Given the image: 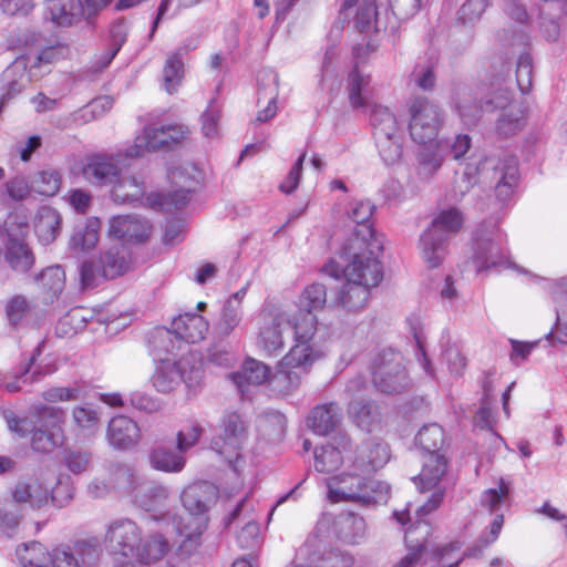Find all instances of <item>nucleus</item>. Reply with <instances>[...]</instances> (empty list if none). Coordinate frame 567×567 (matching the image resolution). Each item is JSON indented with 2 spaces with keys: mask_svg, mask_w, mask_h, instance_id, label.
Returning <instances> with one entry per match:
<instances>
[{
  "mask_svg": "<svg viewBox=\"0 0 567 567\" xmlns=\"http://www.w3.org/2000/svg\"><path fill=\"white\" fill-rule=\"evenodd\" d=\"M327 303V288L322 284L307 286L298 298V312L292 315L293 344L282 357L278 373L272 380L274 386L288 393L297 390L312 365L324 358L327 347L321 340L318 319L312 313Z\"/></svg>",
  "mask_w": 567,
  "mask_h": 567,
  "instance_id": "1",
  "label": "nucleus"
},
{
  "mask_svg": "<svg viewBox=\"0 0 567 567\" xmlns=\"http://www.w3.org/2000/svg\"><path fill=\"white\" fill-rule=\"evenodd\" d=\"M508 493L509 485L503 478L499 480L497 487L483 492L481 496L482 506L495 515L488 530L483 532L467 551L462 550L460 542H451L430 548L425 538L419 539L414 537V544H422L425 548L421 565L429 564L430 567H457L466 556H481L483 550L498 538L504 524V516L499 513V509L507 499Z\"/></svg>",
  "mask_w": 567,
  "mask_h": 567,
  "instance_id": "2",
  "label": "nucleus"
},
{
  "mask_svg": "<svg viewBox=\"0 0 567 567\" xmlns=\"http://www.w3.org/2000/svg\"><path fill=\"white\" fill-rule=\"evenodd\" d=\"M481 95L477 87L460 85L455 89L454 106L464 124H474L482 112L501 109L503 112L497 121V132L508 136L520 130L524 112L518 104L511 102L508 90L499 89L484 103L477 101Z\"/></svg>",
  "mask_w": 567,
  "mask_h": 567,
  "instance_id": "3",
  "label": "nucleus"
},
{
  "mask_svg": "<svg viewBox=\"0 0 567 567\" xmlns=\"http://www.w3.org/2000/svg\"><path fill=\"white\" fill-rule=\"evenodd\" d=\"M382 240H372L364 245L346 243L340 249V258L346 265L331 259L322 268L331 278L353 280L355 282L379 286L383 278V270L378 255L382 251Z\"/></svg>",
  "mask_w": 567,
  "mask_h": 567,
  "instance_id": "4",
  "label": "nucleus"
},
{
  "mask_svg": "<svg viewBox=\"0 0 567 567\" xmlns=\"http://www.w3.org/2000/svg\"><path fill=\"white\" fill-rule=\"evenodd\" d=\"M444 441V431L436 423L423 425L415 436V443L425 452V460L419 477L413 480L421 492L433 489L430 499L417 508L422 515L437 508L443 499L444 492L439 487V483L446 472V460L440 453Z\"/></svg>",
  "mask_w": 567,
  "mask_h": 567,
  "instance_id": "5",
  "label": "nucleus"
},
{
  "mask_svg": "<svg viewBox=\"0 0 567 567\" xmlns=\"http://www.w3.org/2000/svg\"><path fill=\"white\" fill-rule=\"evenodd\" d=\"M530 45V37L522 29L503 28L496 33V51L489 59V69L497 81L509 74L512 56L518 53L516 81L522 93L532 87L533 59L526 50Z\"/></svg>",
  "mask_w": 567,
  "mask_h": 567,
  "instance_id": "6",
  "label": "nucleus"
},
{
  "mask_svg": "<svg viewBox=\"0 0 567 567\" xmlns=\"http://www.w3.org/2000/svg\"><path fill=\"white\" fill-rule=\"evenodd\" d=\"M216 495L215 487L208 482H197L188 485L182 493V504L186 511L183 516H153L158 528L172 524L179 536H187L192 545L199 544V537L206 527L205 513L208 504Z\"/></svg>",
  "mask_w": 567,
  "mask_h": 567,
  "instance_id": "7",
  "label": "nucleus"
},
{
  "mask_svg": "<svg viewBox=\"0 0 567 567\" xmlns=\"http://www.w3.org/2000/svg\"><path fill=\"white\" fill-rule=\"evenodd\" d=\"M13 502L31 508H41L49 502L63 507L72 498L69 481L58 478L52 472L21 477L11 488Z\"/></svg>",
  "mask_w": 567,
  "mask_h": 567,
  "instance_id": "8",
  "label": "nucleus"
},
{
  "mask_svg": "<svg viewBox=\"0 0 567 567\" xmlns=\"http://www.w3.org/2000/svg\"><path fill=\"white\" fill-rule=\"evenodd\" d=\"M346 470L327 480L328 499L332 503L354 502L372 504L386 502L390 486L380 481L367 480L365 472Z\"/></svg>",
  "mask_w": 567,
  "mask_h": 567,
  "instance_id": "9",
  "label": "nucleus"
},
{
  "mask_svg": "<svg viewBox=\"0 0 567 567\" xmlns=\"http://www.w3.org/2000/svg\"><path fill=\"white\" fill-rule=\"evenodd\" d=\"M204 362L197 351L189 350L177 361L161 360L153 374V385L158 392L169 393L183 382L190 392L204 384Z\"/></svg>",
  "mask_w": 567,
  "mask_h": 567,
  "instance_id": "10",
  "label": "nucleus"
},
{
  "mask_svg": "<svg viewBox=\"0 0 567 567\" xmlns=\"http://www.w3.org/2000/svg\"><path fill=\"white\" fill-rule=\"evenodd\" d=\"M463 215L456 208L441 210L421 234L419 249L427 268H437L447 255L450 239L461 229Z\"/></svg>",
  "mask_w": 567,
  "mask_h": 567,
  "instance_id": "11",
  "label": "nucleus"
},
{
  "mask_svg": "<svg viewBox=\"0 0 567 567\" xmlns=\"http://www.w3.org/2000/svg\"><path fill=\"white\" fill-rule=\"evenodd\" d=\"M171 190L150 194L145 199L147 205L156 210L181 209L190 200L192 193L200 184L202 172L193 163H183L168 171Z\"/></svg>",
  "mask_w": 567,
  "mask_h": 567,
  "instance_id": "12",
  "label": "nucleus"
},
{
  "mask_svg": "<svg viewBox=\"0 0 567 567\" xmlns=\"http://www.w3.org/2000/svg\"><path fill=\"white\" fill-rule=\"evenodd\" d=\"M370 122L382 161L386 165L398 163L403 153L404 131L396 116L388 107L374 105Z\"/></svg>",
  "mask_w": 567,
  "mask_h": 567,
  "instance_id": "13",
  "label": "nucleus"
},
{
  "mask_svg": "<svg viewBox=\"0 0 567 567\" xmlns=\"http://www.w3.org/2000/svg\"><path fill=\"white\" fill-rule=\"evenodd\" d=\"M176 550H174L167 537L156 532L150 535L136 551L135 558L141 560L145 566L158 565V567H186V559L198 546V543L192 545L187 536Z\"/></svg>",
  "mask_w": 567,
  "mask_h": 567,
  "instance_id": "14",
  "label": "nucleus"
},
{
  "mask_svg": "<svg viewBox=\"0 0 567 567\" xmlns=\"http://www.w3.org/2000/svg\"><path fill=\"white\" fill-rule=\"evenodd\" d=\"M410 136L416 144L425 146L436 143L444 123L442 110L427 97L417 96L409 102Z\"/></svg>",
  "mask_w": 567,
  "mask_h": 567,
  "instance_id": "15",
  "label": "nucleus"
},
{
  "mask_svg": "<svg viewBox=\"0 0 567 567\" xmlns=\"http://www.w3.org/2000/svg\"><path fill=\"white\" fill-rule=\"evenodd\" d=\"M472 261L477 272L511 267L505 248V236L495 225H484L476 230Z\"/></svg>",
  "mask_w": 567,
  "mask_h": 567,
  "instance_id": "16",
  "label": "nucleus"
},
{
  "mask_svg": "<svg viewBox=\"0 0 567 567\" xmlns=\"http://www.w3.org/2000/svg\"><path fill=\"white\" fill-rule=\"evenodd\" d=\"M248 437L247 425L236 412L227 413L219 425V432L212 439V449L223 456L239 473L243 450Z\"/></svg>",
  "mask_w": 567,
  "mask_h": 567,
  "instance_id": "17",
  "label": "nucleus"
},
{
  "mask_svg": "<svg viewBox=\"0 0 567 567\" xmlns=\"http://www.w3.org/2000/svg\"><path fill=\"white\" fill-rule=\"evenodd\" d=\"M374 386L384 394H400L411 385L401 353L383 350L374 360L372 370Z\"/></svg>",
  "mask_w": 567,
  "mask_h": 567,
  "instance_id": "18",
  "label": "nucleus"
},
{
  "mask_svg": "<svg viewBox=\"0 0 567 567\" xmlns=\"http://www.w3.org/2000/svg\"><path fill=\"white\" fill-rule=\"evenodd\" d=\"M262 323L258 334V346L267 354H275L285 346L284 329H292L293 317L281 305L267 302L261 311Z\"/></svg>",
  "mask_w": 567,
  "mask_h": 567,
  "instance_id": "19",
  "label": "nucleus"
},
{
  "mask_svg": "<svg viewBox=\"0 0 567 567\" xmlns=\"http://www.w3.org/2000/svg\"><path fill=\"white\" fill-rule=\"evenodd\" d=\"M102 554L97 539H83L73 546H59L50 553L52 567H91L95 565Z\"/></svg>",
  "mask_w": 567,
  "mask_h": 567,
  "instance_id": "20",
  "label": "nucleus"
},
{
  "mask_svg": "<svg viewBox=\"0 0 567 567\" xmlns=\"http://www.w3.org/2000/svg\"><path fill=\"white\" fill-rule=\"evenodd\" d=\"M491 178L496 182L495 194L502 203L511 199L518 183V165L513 158L495 163L493 158H486L477 167L480 177Z\"/></svg>",
  "mask_w": 567,
  "mask_h": 567,
  "instance_id": "21",
  "label": "nucleus"
},
{
  "mask_svg": "<svg viewBox=\"0 0 567 567\" xmlns=\"http://www.w3.org/2000/svg\"><path fill=\"white\" fill-rule=\"evenodd\" d=\"M368 386L362 377H355L347 384L346 391L350 396L348 414L352 422L364 431H372L379 422V413L370 401L363 398Z\"/></svg>",
  "mask_w": 567,
  "mask_h": 567,
  "instance_id": "22",
  "label": "nucleus"
},
{
  "mask_svg": "<svg viewBox=\"0 0 567 567\" xmlns=\"http://www.w3.org/2000/svg\"><path fill=\"white\" fill-rule=\"evenodd\" d=\"M315 468L319 473H332L341 465L352 467L351 440L344 433H339L332 439V442L316 447L313 452Z\"/></svg>",
  "mask_w": 567,
  "mask_h": 567,
  "instance_id": "23",
  "label": "nucleus"
},
{
  "mask_svg": "<svg viewBox=\"0 0 567 567\" xmlns=\"http://www.w3.org/2000/svg\"><path fill=\"white\" fill-rule=\"evenodd\" d=\"M105 538L112 550L124 558H135L142 543L141 529L133 520L126 518L113 520Z\"/></svg>",
  "mask_w": 567,
  "mask_h": 567,
  "instance_id": "24",
  "label": "nucleus"
},
{
  "mask_svg": "<svg viewBox=\"0 0 567 567\" xmlns=\"http://www.w3.org/2000/svg\"><path fill=\"white\" fill-rule=\"evenodd\" d=\"M208 321L197 313H184L176 317L172 322V331H158L161 341H172V337L184 340L187 343L202 341L208 331Z\"/></svg>",
  "mask_w": 567,
  "mask_h": 567,
  "instance_id": "25",
  "label": "nucleus"
},
{
  "mask_svg": "<svg viewBox=\"0 0 567 567\" xmlns=\"http://www.w3.org/2000/svg\"><path fill=\"white\" fill-rule=\"evenodd\" d=\"M280 363V361L278 362ZM277 370H279V364H277ZM276 373L269 378L270 375V369L265 363L255 360V359H248L246 360L240 369L236 372L229 373L228 379L236 385L238 391L244 395L246 392H248V389L250 385H259L266 380H269V384L274 391L281 395H288L291 394V392L284 393L277 390L272 380L275 378ZM296 390H293L295 392Z\"/></svg>",
  "mask_w": 567,
  "mask_h": 567,
  "instance_id": "26",
  "label": "nucleus"
},
{
  "mask_svg": "<svg viewBox=\"0 0 567 567\" xmlns=\"http://www.w3.org/2000/svg\"><path fill=\"white\" fill-rule=\"evenodd\" d=\"M150 233L148 220L136 215H120L110 219L109 235L124 243H142Z\"/></svg>",
  "mask_w": 567,
  "mask_h": 567,
  "instance_id": "27",
  "label": "nucleus"
},
{
  "mask_svg": "<svg viewBox=\"0 0 567 567\" xmlns=\"http://www.w3.org/2000/svg\"><path fill=\"white\" fill-rule=\"evenodd\" d=\"M388 444L375 440L363 442L352 452V467L367 474L383 467L390 460Z\"/></svg>",
  "mask_w": 567,
  "mask_h": 567,
  "instance_id": "28",
  "label": "nucleus"
},
{
  "mask_svg": "<svg viewBox=\"0 0 567 567\" xmlns=\"http://www.w3.org/2000/svg\"><path fill=\"white\" fill-rule=\"evenodd\" d=\"M62 410L55 408H43L41 416L52 417L51 425L45 429H37L32 433L31 446L34 451L49 453L63 443V430L60 425Z\"/></svg>",
  "mask_w": 567,
  "mask_h": 567,
  "instance_id": "29",
  "label": "nucleus"
},
{
  "mask_svg": "<svg viewBox=\"0 0 567 567\" xmlns=\"http://www.w3.org/2000/svg\"><path fill=\"white\" fill-rule=\"evenodd\" d=\"M545 288L556 312L555 331L549 337L567 344V276L547 281Z\"/></svg>",
  "mask_w": 567,
  "mask_h": 567,
  "instance_id": "30",
  "label": "nucleus"
},
{
  "mask_svg": "<svg viewBox=\"0 0 567 567\" xmlns=\"http://www.w3.org/2000/svg\"><path fill=\"white\" fill-rule=\"evenodd\" d=\"M374 206L370 200H355L350 204L348 209L349 218L355 224L353 237L348 243H358L364 245L372 240H381L373 229L371 217Z\"/></svg>",
  "mask_w": 567,
  "mask_h": 567,
  "instance_id": "31",
  "label": "nucleus"
},
{
  "mask_svg": "<svg viewBox=\"0 0 567 567\" xmlns=\"http://www.w3.org/2000/svg\"><path fill=\"white\" fill-rule=\"evenodd\" d=\"M106 437L110 445L116 450H130L141 440L137 423L128 416L116 415L109 422Z\"/></svg>",
  "mask_w": 567,
  "mask_h": 567,
  "instance_id": "32",
  "label": "nucleus"
},
{
  "mask_svg": "<svg viewBox=\"0 0 567 567\" xmlns=\"http://www.w3.org/2000/svg\"><path fill=\"white\" fill-rule=\"evenodd\" d=\"M163 132H156L151 126H144L142 132L124 148L116 152V161L125 165L126 159H134L145 156L147 153L159 150V146L167 143L158 138Z\"/></svg>",
  "mask_w": 567,
  "mask_h": 567,
  "instance_id": "33",
  "label": "nucleus"
},
{
  "mask_svg": "<svg viewBox=\"0 0 567 567\" xmlns=\"http://www.w3.org/2000/svg\"><path fill=\"white\" fill-rule=\"evenodd\" d=\"M375 287L353 280H346L330 305L331 307H341L350 312L363 310L370 299L371 289Z\"/></svg>",
  "mask_w": 567,
  "mask_h": 567,
  "instance_id": "34",
  "label": "nucleus"
},
{
  "mask_svg": "<svg viewBox=\"0 0 567 567\" xmlns=\"http://www.w3.org/2000/svg\"><path fill=\"white\" fill-rule=\"evenodd\" d=\"M447 155V145L442 141L422 146L416 155V175L427 182L441 169Z\"/></svg>",
  "mask_w": 567,
  "mask_h": 567,
  "instance_id": "35",
  "label": "nucleus"
},
{
  "mask_svg": "<svg viewBox=\"0 0 567 567\" xmlns=\"http://www.w3.org/2000/svg\"><path fill=\"white\" fill-rule=\"evenodd\" d=\"M118 165L114 155H96L91 157L83 168L84 177L94 185L113 184L118 178Z\"/></svg>",
  "mask_w": 567,
  "mask_h": 567,
  "instance_id": "36",
  "label": "nucleus"
},
{
  "mask_svg": "<svg viewBox=\"0 0 567 567\" xmlns=\"http://www.w3.org/2000/svg\"><path fill=\"white\" fill-rule=\"evenodd\" d=\"M254 512L252 502L246 496L236 506L233 513L226 518L225 524L228 526L237 519H247L244 527L237 535V540L243 548H250L258 542L259 524L255 520L251 513Z\"/></svg>",
  "mask_w": 567,
  "mask_h": 567,
  "instance_id": "37",
  "label": "nucleus"
},
{
  "mask_svg": "<svg viewBox=\"0 0 567 567\" xmlns=\"http://www.w3.org/2000/svg\"><path fill=\"white\" fill-rule=\"evenodd\" d=\"M258 101L267 100V105L260 110L256 120L260 123L275 117L278 111L279 76L274 70H264L258 75Z\"/></svg>",
  "mask_w": 567,
  "mask_h": 567,
  "instance_id": "38",
  "label": "nucleus"
},
{
  "mask_svg": "<svg viewBox=\"0 0 567 567\" xmlns=\"http://www.w3.org/2000/svg\"><path fill=\"white\" fill-rule=\"evenodd\" d=\"M48 18L58 27L76 24L85 14L81 0H48Z\"/></svg>",
  "mask_w": 567,
  "mask_h": 567,
  "instance_id": "39",
  "label": "nucleus"
},
{
  "mask_svg": "<svg viewBox=\"0 0 567 567\" xmlns=\"http://www.w3.org/2000/svg\"><path fill=\"white\" fill-rule=\"evenodd\" d=\"M100 227L101 221L95 217L76 224L69 240V249L75 254L93 249L99 241Z\"/></svg>",
  "mask_w": 567,
  "mask_h": 567,
  "instance_id": "40",
  "label": "nucleus"
},
{
  "mask_svg": "<svg viewBox=\"0 0 567 567\" xmlns=\"http://www.w3.org/2000/svg\"><path fill=\"white\" fill-rule=\"evenodd\" d=\"M310 543H306L300 547L297 553V559L302 560L307 557L317 567H352L354 564L353 556L340 549L310 553Z\"/></svg>",
  "mask_w": 567,
  "mask_h": 567,
  "instance_id": "41",
  "label": "nucleus"
},
{
  "mask_svg": "<svg viewBox=\"0 0 567 567\" xmlns=\"http://www.w3.org/2000/svg\"><path fill=\"white\" fill-rule=\"evenodd\" d=\"M341 416L340 406L330 402L316 406L308 417V424L316 434L327 435L340 423Z\"/></svg>",
  "mask_w": 567,
  "mask_h": 567,
  "instance_id": "42",
  "label": "nucleus"
},
{
  "mask_svg": "<svg viewBox=\"0 0 567 567\" xmlns=\"http://www.w3.org/2000/svg\"><path fill=\"white\" fill-rule=\"evenodd\" d=\"M61 216L50 206H42L34 219V233L42 245H50L55 240L61 229Z\"/></svg>",
  "mask_w": 567,
  "mask_h": 567,
  "instance_id": "43",
  "label": "nucleus"
},
{
  "mask_svg": "<svg viewBox=\"0 0 567 567\" xmlns=\"http://www.w3.org/2000/svg\"><path fill=\"white\" fill-rule=\"evenodd\" d=\"M103 276L112 279L125 274L131 267V254L123 245H115L100 258Z\"/></svg>",
  "mask_w": 567,
  "mask_h": 567,
  "instance_id": "44",
  "label": "nucleus"
},
{
  "mask_svg": "<svg viewBox=\"0 0 567 567\" xmlns=\"http://www.w3.org/2000/svg\"><path fill=\"white\" fill-rule=\"evenodd\" d=\"M130 497L140 507L151 511L155 504L167 497V491L158 483L140 476Z\"/></svg>",
  "mask_w": 567,
  "mask_h": 567,
  "instance_id": "45",
  "label": "nucleus"
},
{
  "mask_svg": "<svg viewBox=\"0 0 567 567\" xmlns=\"http://www.w3.org/2000/svg\"><path fill=\"white\" fill-rule=\"evenodd\" d=\"M150 462L153 468L166 473H178L186 464L185 454L166 445H158L152 450Z\"/></svg>",
  "mask_w": 567,
  "mask_h": 567,
  "instance_id": "46",
  "label": "nucleus"
},
{
  "mask_svg": "<svg viewBox=\"0 0 567 567\" xmlns=\"http://www.w3.org/2000/svg\"><path fill=\"white\" fill-rule=\"evenodd\" d=\"M145 187L136 177H120L112 187V198L118 204H134L144 199Z\"/></svg>",
  "mask_w": 567,
  "mask_h": 567,
  "instance_id": "47",
  "label": "nucleus"
},
{
  "mask_svg": "<svg viewBox=\"0 0 567 567\" xmlns=\"http://www.w3.org/2000/svg\"><path fill=\"white\" fill-rule=\"evenodd\" d=\"M9 266L19 272H27L34 264V256L29 246L16 238H9L4 254Z\"/></svg>",
  "mask_w": 567,
  "mask_h": 567,
  "instance_id": "48",
  "label": "nucleus"
},
{
  "mask_svg": "<svg viewBox=\"0 0 567 567\" xmlns=\"http://www.w3.org/2000/svg\"><path fill=\"white\" fill-rule=\"evenodd\" d=\"M107 471L111 489L125 496H130V494L134 492V486L140 475H137L132 467L122 463H111Z\"/></svg>",
  "mask_w": 567,
  "mask_h": 567,
  "instance_id": "49",
  "label": "nucleus"
},
{
  "mask_svg": "<svg viewBox=\"0 0 567 567\" xmlns=\"http://www.w3.org/2000/svg\"><path fill=\"white\" fill-rule=\"evenodd\" d=\"M336 526L338 528V537L346 544H360L365 536V522L358 515H341L338 517Z\"/></svg>",
  "mask_w": 567,
  "mask_h": 567,
  "instance_id": "50",
  "label": "nucleus"
},
{
  "mask_svg": "<svg viewBox=\"0 0 567 567\" xmlns=\"http://www.w3.org/2000/svg\"><path fill=\"white\" fill-rule=\"evenodd\" d=\"M45 290L44 301L53 302L63 291L65 286V271L60 265L50 266L43 269L37 277Z\"/></svg>",
  "mask_w": 567,
  "mask_h": 567,
  "instance_id": "51",
  "label": "nucleus"
},
{
  "mask_svg": "<svg viewBox=\"0 0 567 567\" xmlns=\"http://www.w3.org/2000/svg\"><path fill=\"white\" fill-rule=\"evenodd\" d=\"M370 75L354 68L348 78V95L353 109L365 106L369 96Z\"/></svg>",
  "mask_w": 567,
  "mask_h": 567,
  "instance_id": "52",
  "label": "nucleus"
},
{
  "mask_svg": "<svg viewBox=\"0 0 567 567\" xmlns=\"http://www.w3.org/2000/svg\"><path fill=\"white\" fill-rule=\"evenodd\" d=\"M1 80L3 89L6 90L3 99L11 97L20 93L29 82L24 62H13L3 71Z\"/></svg>",
  "mask_w": 567,
  "mask_h": 567,
  "instance_id": "53",
  "label": "nucleus"
},
{
  "mask_svg": "<svg viewBox=\"0 0 567 567\" xmlns=\"http://www.w3.org/2000/svg\"><path fill=\"white\" fill-rule=\"evenodd\" d=\"M16 555L21 567H47L50 559V553L39 542L20 545Z\"/></svg>",
  "mask_w": 567,
  "mask_h": 567,
  "instance_id": "54",
  "label": "nucleus"
},
{
  "mask_svg": "<svg viewBox=\"0 0 567 567\" xmlns=\"http://www.w3.org/2000/svg\"><path fill=\"white\" fill-rule=\"evenodd\" d=\"M185 74L184 62L178 53H168L163 69V85L166 92L173 94L181 85Z\"/></svg>",
  "mask_w": 567,
  "mask_h": 567,
  "instance_id": "55",
  "label": "nucleus"
},
{
  "mask_svg": "<svg viewBox=\"0 0 567 567\" xmlns=\"http://www.w3.org/2000/svg\"><path fill=\"white\" fill-rule=\"evenodd\" d=\"M40 349L37 348L34 353L30 357L29 361L25 363V365L20 370L19 373L14 377L13 381L6 382V388L10 392H16L22 389L23 384L32 383L38 379V375L42 374H50L56 370L55 365H48L45 370L39 371L34 370L31 372V368L35 361L37 355H39Z\"/></svg>",
  "mask_w": 567,
  "mask_h": 567,
  "instance_id": "56",
  "label": "nucleus"
},
{
  "mask_svg": "<svg viewBox=\"0 0 567 567\" xmlns=\"http://www.w3.org/2000/svg\"><path fill=\"white\" fill-rule=\"evenodd\" d=\"M72 416L78 429L84 434H94L100 427V412L90 404L75 406Z\"/></svg>",
  "mask_w": 567,
  "mask_h": 567,
  "instance_id": "57",
  "label": "nucleus"
},
{
  "mask_svg": "<svg viewBox=\"0 0 567 567\" xmlns=\"http://www.w3.org/2000/svg\"><path fill=\"white\" fill-rule=\"evenodd\" d=\"M62 184V176L55 169L39 172L32 179V188L42 196H54L59 193Z\"/></svg>",
  "mask_w": 567,
  "mask_h": 567,
  "instance_id": "58",
  "label": "nucleus"
},
{
  "mask_svg": "<svg viewBox=\"0 0 567 567\" xmlns=\"http://www.w3.org/2000/svg\"><path fill=\"white\" fill-rule=\"evenodd\" d=\"M112 106L113 99L111 96H99L75 113V121H81L82 123L91 122L104 115Z\"/></svg>",
  "mask_w": 567,
  "mask_h": 567,
  "instance_id": "59",
  "label": "nucleus"
},
{
  "mask_svg": "<svg viewBox=\"0 0 567 567\" xmlns=\"http://www.w3.org/2000/svg\"><path fill=\"white\" fill-rule=\"evenodd\" d=\"M553 8L542 7L539 13L538 28L540 35L548 42H556L561 33L560 14L556 18L551 17Z\"/></svg>",
  "mask_w": 567,
  "mask_h": 567,
  "instance_id": "60",
  "label": "nucleus"
},
{
  "mask_svg": "<svg viewBox=\"0 0 567 567\" xmlns=\"http://www.w3.org/2000/svg\"><path fill=\"white\" fill-rule=\"evenodd\" d=\"M442 355L446 361L452 373L460 374L465 368V358L462 355L455 344H451L449 332H443L441 337Z\"/></svg>",
  "mask_w": 567,
  "mask_h": 567,
  "instance_id": "61",
  "label": "nucleus"
},
{
  "mask_svg": "<svg viewBox=\"0 0 567 567\" xmlns=\"http://www.w3.org/2000/svg\"><path fill=\"white\" fill-rule=\"evenodd\" d=\"M409 324L411 326V330L416 343V358L422 367L423 371L426 375L433 378L434 377V370L432 368V364L427 358V354L425 352V344H424V334L422 332V329L420 328V322L416 317H411L408 319Z\"/></svg>",
  "mask_w": 567,
  "mask_h": 567,
  "instance_id": "62",
  "label": "nucleus"
},
{
  "mask_svg": "<svg viewBox=\"0 0 567 567\" xmlns=\"http://www.w3.org/2000/svg\"><path fill=\"white\" fill-rule=\"evenodd\" d=\"M378 12L375 3L372 0H364L359 8L355 18L357 28L361 32H370L371 30H379V21L377 19Z\"/></svg>",
  "mask_w": 567,
  "mask_h": 567,
  "instance_id": "63",
  "label": "nucleus"
},
{
  "mask_svg": "<svg viewBox=\"0 0 567 567\" xmlns=\"http://www.w3.org/2000/svg\"><path fill=\"white\" fill-rule=\"evenodd\" d=\"M243 311L224 305L220 318L215 326L216 332L221 337L229 336L241 321Z\"/></svg>",
  "mask_w": 567,
  "mask_h": 567,
  "instance_id": "64",
  "label": "nucleus"
}]
</instances>
